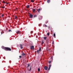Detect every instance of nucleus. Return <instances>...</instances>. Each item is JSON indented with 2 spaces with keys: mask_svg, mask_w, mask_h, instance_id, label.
Wrapping results in <instances>:
<instances>
[{
  "mask_svg": "<svg viewBox=\"0 0 73 73\" xmlns=\"http://www.w3.org/2000/svg\"><path fill=\"white\" fill-rule=\"evenodd\" d=\"M3 3H5V4L6 3H5V1H3Z\"/></svg>",
  "mask_w": 73,
  "mask_h": 73,
  "instance_id": "nucleus-21",
  "label": "nucleus"
},
{
  "mask_svg": "<svg viewBox=\"0 0 73 73\" xmlns=\"http://www.w3.org/2000/svg\"><path fill=\"white\" fill-rule=\"evenodd\" d=\"M53 36L55 38H56V34L55 33L54 34Z\"/></svg>",
  "mask_w": 73,
  "mask_h": 73,
  "instance_id": "nucleus-13",
  "label": "nucleus"
},
{
  "mask_svg": "<svg viewBox=\"0 0 73 73\" xmlns=\"http://www.w3.org/2000/svg\"><path fill=\"white\" fill-rule=\"evenodd\" d=\"M1 16H2V17H3V16H4V15L3 14H2V15Z\"/></svg>",
  "mask_w": 73,
  "mask_h": 73,
  "instance_id": "nucleus-29",
  "label": "nucleus"
},
{
  "mask_svg": "<svg viewBox=\"0 0 73 73\" xmlns=\"http://www.w3.org/2000/svg\"><path fill=\"white\" fill-rule=\"evenodd\" d=\"M51 62H52V61H49V64H50V63H51Z\"/></svg>",
  "mask_w": 73,
  "mask_h": 73,
  "instance_id": "nucleus-24",
  "label": "nucleus"
},
{
  "mask_svg": "<svg viewBox=\"0 0 73 73\" xmlns=\"http://www.w3.org/2000/svg\"><path fill=\"white\" fill-rule=\"evenodd\" d=\"M50 0H47V2L49 3H50Z\"/></svg>",
  "mask_w": 73,
  "mask_h": 73,
  "instance_id": "nucleus-15",
  "label": "nucleus"
},
{
  "mask_svg": "<svg viewBox=\"0 0 73 73\" xmlns=\"http://www.w3.org/2000/svg\"><path fill=\"white\" fill-rule=\"evenodd\" d=\"M51 66V65H49V68H48V70H50V68Z\"/></svg>",
  "mask_w": 73,
  "mask_h": 73,
  "instance_id": "nucleus-11",
  "label": "nucleus"
},
{
  "mask_svg": "<svg viewBox=\"0 0 73 73\" xmlns=\"http://www.w3.org/2000/svg\"><path fill=\"white\" fill-rule=\"evenodd\" d=\"M2 48L5 50L8 51H11V49L9 47H3Z\"/></svg>",
  "mask_w": 73,
  "mask_h": 73,
  "instance_id": "nucleus-1",
  "label": "nucleus"
},
{
  "mask_svg": "<svg viewBox=\"0 0 73 73\" xmlns=\"http://www.w3.org/2000/svg\"><path fill=\"white\" fill-rule=\"evenodd\" d=\"M44 40H46V37H44Z\"/></svg>",
  "mask_w": 73,
  "mask_h": 73,
  "instance_id": "nucleus-20",
  "label": "nucleus"
},
{
  "mask_svg": "<svg viewBox=\"0 0 73 73\" xmlns=\"http://www.w3.org/2000/svg\"><path fill=\"white\" fill-rule=\"evenodd\" d=\"M38 71H39V72H40V69L39 68H38Z\"/></svg>",
  "mask_w": 73,
  "mask_h": 73,
  "instance_id": "nucleus-18",
  "label": "nucleus"
},
{
  "mask_svg": "<svg viewBox=\"0 0 73 73\" xmlns=\"http://www.w3.org/2000/svg\"><path fill=\"white\" fill-rule=\"evenodd\" d=\"M20 47L21 49H23V45H21V44H20Z\"/></svg>",
  "mask_w": 73,
  "mask_h": 73,
  "instance_id": "nucleus-9",
  "label": "nucleus"
},
{
  "mask_svg": "<svg viewBox=\"0 0 73 73\" xmlns=\"http://www.w3.org/2000/svg\"><path fill=\"white\" fill-rule=\"evenodd\" d=\"M1 34L2 35V32H1Z\"/></svg>",
  "mask_w": 73,
  "mask_h": 73,
  "instance_id": "nucleus-35",
  "label": "nucleus"
},
{
  "mask_svg": "<svg viewBox=\"0 0 73 73\" xmlns=\"http://www.w3.org/2000/svg\"><path fill=\"white\" fill-rule=\"evenodd\" d=\"M44 27H45L44 26H45V27H47V26L46 25H44Z\"/></svg>",
  "mask_w": 73,
  "mask_h": 73,
  "instance_id": "nucleus-23",
  "label": "nucleus"
},
{
  "mask_svg": "<svg viewBox=\"0 0 73 73\" xmlns=\"http://www.w3.org/2000/svg\"><path fill=\"white\" fill-rule=\"evenodd\" d=\"M6 3V4H8V3Z\"/></svg>",
  "mask_w": 73,
  "mask_h": 73,
  "instance_id": "nucleus-34",
  "label": "nucleus"
},
{
  "mask_svg": "<svg viewBox=\"0 0 73 73\" xmlns=\"http://www.w3.org/2000/svg\"><path fill=\"white\" fill-rule=\"evenodd\" d=\"M31 1L32 2V3H34V1H33V0H31Z\"/></svg>",
  "mask_w": 73,
  "mask_h": 73,
  "instance_id": "nucleus-17",
  "label": "nucleus"
},
{
  "mask_svg": "<svg viewBox=\"0 0 73 73\" xmlns=\"http://www.w3.org/2000/svg\"><path fill=\"white\" fill-rule=\"evenodd\" d=\"M44 44V42L42 41V44Z\"/></svg>",
  "mask_w": 73,
  "mask_h": 73,
  "instance_id": "nucleus-31",
  "label": "nucleus"
},
{
  "mask_svg": "<svg viewBox=\"0 0 73 73\" xmlns=\"http://www.w3.org/2000/svg\"><path fill=\"white\" fill-rule=\"evenodd\" d=\"M19 58H21V56H19Z\"/></svg>",
  "mask_w": 73,
  "mask_h": 73,
  "instance_id": "nucleus-32",
  "label": "nucleus"
},
{
  "mask_svg": "<svg viewBox=\"0 0 73 73\" xmlns=\"http://www.w3.org/2000/svg\"><path fill=\"white\" fill-rule=\"evenodd\" d=\"M33 31H31V34H32V33H33Z\"/></svg>",
  "mask_w": 73,
  "mask_h": 73,
  "instance_id": "nucleus-30",
  "label": "nucleus"
},
{
  "mask_svg": "<svg viewBox=\"0 0 73 73\" xmlns=\"http://www.w3.org/2000/svg\"><path fill=\"white\" fill-rule=\"evenodd\" d=\"M47 36H49V35H50V33H47Z\"/></svg>",
  "mask_w": 73,
  "mask_h": 73,
  "instance_id": "nucleus-16",
  "label": "nucleus"
},
{
  "mask_svg": "<svg viewBox=\"0 0 73 73\" xmlns=\"http://www.w3.org/2000/svg\"><path fill=\"white\" fill-rule=\"evenodd\" d=\"M42 17L40 16L39 17V20H40L42 19Z\"/></svg>",
  "mask_w": 73,
  "mask_h": 73,
  "instance_id": "nucleus-7",
  "label": "nucleus"
},
{
  "mask_svg": "<svg viewBox=\"0 0 73 73\" xmlns=\"http://www.w3.org/2000/svg\"><path fill=\"white\" fill-rule=\"evenodd\" d=\"M22 56H25V54L24 53H23L22 54Z\"/></svg>",
  "mask_w": 73,
  "mask_h": 73,
  "instance_id": "nucleus-8",
  "label": "nucleus"
},
{
  "mask_svg": "<svg viewBox=\"0 0 73 73\" xmlns=\"http://www.w3.org/2000/svg\"><path fill=\"white\" fill-rule=\"evenodd\" d=\"M15 19H17V17H16V16H15Z\"/></svg>",
  "mask_w": 73,
  "mask_h": 73,
  "instance_id": "nucleus-19",
  "label": "nucleus"
},
{
  "mask_svg": "<svg viewBox=\"0 0 73 73\" xmlns=\"http://www.w3.org/2000/svg\"><path fill=\"white\" fill-rule=\"evenodd\" d=\"M29 14H30L29 17L30 18H32V17H33V15H32V14L31 13H29Z\"/></svg>",
  "mask_w": 73,
  "mask_h": 73,
  "instance_id": "nucleus-2",
  "label": "nucleus"
},
{
  "mask_svg": "<svg viewBox=\"0 0 73 73\" xmlns=\"http://www.w3.org/2000/svg\"><path fill=\"white\" fill-rule=\"evenodd\" d=\"M34 49V46H32L31 47V49Z\"/></svg>",
  "mask_w": 73,
  "mask_h": 73,
  "instance_id": "nucleus-6",
  "label": "nucleus"
},
{
  "mask_svg": "<svg viewBox=\"0 0 73 73\" xmlns=\"http://www.w3.org/2000/svg\"><path fill=\"white\" fill-rule=\"evenodd\" d=\"M44 69H45V70H47L48 69V67L47 66H45L44 67Z\"/></svg>",
  "mask_w": 73,
  "mask_h": 73,
  "instance_id": "nucleus-5",
  "label": "nucleus"
},
{
  "mask_svg": "<svg viewBox=\"0 0 73 73\" xmlns=\"http://www.w3.org/2000/svg\"><path fill=\"white\" fill-rule=\"evenodd\" d=\"M34 17H36V15H35L34 16Z\"/></svg>",
  "mask_w": 73,
  "mask_h": 73,
  "instance_id": "nucleus-27",
  "label": "nucleus"
},
{
  "mask_svg": "<svg viewBox=\"0 0 73 73\" xmlns=\"http://www.w3.org/2000/svg\"><path fill=\"white\" fill-rule=\"evenodd\" d=\"M30 70H31V67H30Z\"/></svg>",
  "mask_w": 73,
  "mask_h": 73,
  "instance_id": "nucleus-33",
  "label": "nucleus"
},
{
  "mask_svg": "<svg viewBox=\"0 0 73 73\" xmlns=\"http://www.w3.org/2000/svg\"><path fill=\"white\" fill-rule=\"evenodd\" d=\"M30 65H29V64H28V66H27V68H28V67H29V66H30Z\"/></svg>",
  "mask_w": 73,
  "mask_h": 73,
  "instance_id": "nucleus-22",
  "label": "nucleus"
},
{
  "mask_svg": "<svg viewBox=\"0 0 73 73\" xmlns=\"http://www.w3.org/2000/svg\"><path fill=\"white\" fill-rule=\"evenodd\" d=\"M16 33L17 34L19 35V34H20V33H21V31H17L16 32Z\"/></svg>",
  "mask_w": 73,
  "mask_h": 73,
  "instance_id": "nucleus-4",
  "label": "nucleus"
},
{
  "mask_svg": "<svg viewBox=\"0 0 73 73\" xmlns=\"http://www.w3.org/2000/svg\"><path fill=\"white\" fill-rule=\"evenodd\" d=\"M41 49V47H39V50H37V53H38V52H39V51H40Z\"/></svg>",
  "mask_w": 73,
  "mask_h": 73,
  "instance_id": "nucleus-3",
  "label": "nucleus"
},
{
  "mask_svg": "<svg viewBox=\"0 0 73 73\" xmlns=\"http://www.w3.org/2000/svg\"><path fill=\"white\" fill-rule=\"evenodd\" d=\"M29 7V5H28L27 6V8H28Z\"/></svg>",
  "mask_w": 73,
  "mask_h": 73,
  "instance_id": "nucleus-14",
  "label": "nucleus"
},
{
  "mask_svg": "<svg viewBox=\"0 0 73 73\" xmlns=\"http://www.w3.org/2000/svg\"><path fill=\"white\" fill-rule=\"evenodd\" d=\"M11 31H12L11 30H9V32H11Z\"/></svg>",
  "mask_w": 73,
  "mask_h": 73,
  "instance_id": "nucleus-28",
  "label": "nucleus"
},
{
  "mask_svg": "<svg viewBox=\"0 0 73 73\" xmlns=\"http://www.w3.org/2000/svg\"><path fill=\"white\" fill-rule=\"evenodd\" d=\"M1 8H5V7H3V6H2L1 7Z\"/></svg>",
  "mask_w": 73,
  "mask_h": 73,
  "instance_id": "nucleus-25",
  "label": "nucleus"
},
{
  "mask_svg": "<svg viewBox=\"0 0 73 73\" xmlns=\"http://www.w3.org/2000/svg\"><path fill=\"white\" fill-rule=\"evenodd\" d=\"M41 24H39V27H40V26H41Z\"/></svg>",
  "mask_w": 73,
  "mask_h": 73,
  "instance_id": "nucleus-26",
  "label": "nucleus"
},
{
  "mask_svg": "<svg viewBox=\"0 0 73 73\" xmlns=\"http://www.w3.org/2000/svg\"><path fill=\"white\" fill-rule=\"evenodd\" d=\"M40 10H41V9H37V11H38V12H40Z\"/></svg>",
  "mask_w": 73,
  "mask_h": 73,
  "instance_id": "nucleus-10",
  "label": "nucleus"
},
{
  "mask_svg": "<svg viewBox=\"0 0 73 73\" xmlns=\"http://www.w3.org/2000/svg\"><path fill=\"white\" fill-rule=\"evenodd\" d=\"M33 12L34 13L36 11V9H33L32 10Z\"/></svg>",
  "mask_w": 73,
  "mask_h": 73,
  "instance_id": "nucleus-12",
  "label": "nucleus"
}]
</instances>
